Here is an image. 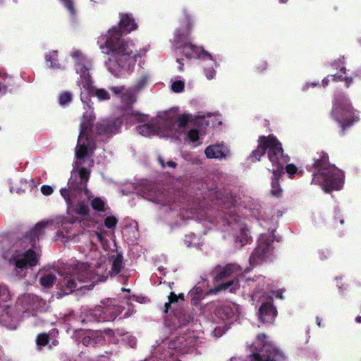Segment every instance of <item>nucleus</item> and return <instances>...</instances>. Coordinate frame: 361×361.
Segmentation results:
<instances>
[{"mask_svg":"<svg viewBox=\"0 0 361 361\" xmlns=\"http://www.w3.org/2000/svg\"><path fill=\"white\" fill-rule=\"evenodd\" d=\"M137 28V25L130 13H121L119 27L112 26L105 35H100L97 44L102 52L109 54L105 66L114 75L120 77L131 71L138 58L142 57L148 51L145 47L134 51L133 41L122 38L123 32H130Z\"/></svg>","mask_w":361,"mask_h":361,"instance_id":"1","label":"nucleus"},{"mask_svg":"<svg viewBox=\"0 0 361 361\" xmlns=\"http://www.w3.org/2000/svg\"><path fill=\"white\" fill-rule=\"evenodd\" d=\"M95 148L94 142L82 130L75 147V161L68 182V188H61L60 193L67 204V213L85 215L89 211L88 201L92 197L87 189L90 178L89 169L94 161L91 154Z\"/></svg>","mask_w":361,"mask_h":361,"instance_id":"2","label":"nucleus"},{"mask_svg":"<svg viewBox=\"0 0 361 361\" xmlns=\"http://www.w3.org/2000/svg\"><path fill=\"white\" fill-rule=\"evenodd\" d=\"M109 263L111 269L107 271L106 265L99 264L98 262L93 264L80 263L78 264L75 267H68L65 269L61 274L63 279L57 284L59 288L63 292V295H67L72 293L78 287L83 288L90 286H81V283L87 281L94 283L97 281H104L109 274L116 275L123 267V256L117 251H112L109 256Z\"/></svg>","mask_w":361,"mask_h":361,"instance_id":"3","label":"nucleus"},{"mask_svg":"<svg viewBox=\"0 0 361 361\" xmlns=\"http://www.w3.org/2000/svg\"><path fill=\"white\" fill-rule=\"evenodd\" d=\"M71 56L74 60L75 70L79 75L77 85L80 90V100L84 104L85 112L83 114V121L80 124V132L82 130L87 135L85 128L89 123L94 118L93 111L90 104V94L94 96L99 101H107L111 99V94L104 88H96L93 86V80L90 71L92 68V60L85 56L80 50L74 49Z\"/></svg>","mask_w":361,"mask_h":361,"instance_id":"4","label":"nucleus"},{"mask_svg":"<svg viewBox=\"0 0 361 361\" xmlns=\"http://www.w3.org/2000/svg\"><path fill=\"white\" fill-rule=\"evenodd\" d=\"M204 118L205 115L200 114L197 115L183 114L176 120L172 114L164 113L151 120L149 123L139 125L136 130L139 134L145 137L157 135L160 137L178 139L185 132L188 123L203 125L202 121Z\"/></svg>","mask_w":361,"mask_h":361,"instance_id":"5","label":"nucleus"},{"mask_svg":"<svg viewBox=\"0 0 361 361\" xmlns=\"http://www.w3.org/2000/svg\"><path fill=\"white\" fill-rule=\"evenodd\" d=\"M49 222H39L32 229L29 234L24 236L18 243L20 248L16 250L10 263L15 266V272L19 277H25L26 270L38 264L41 251L37 245V241L45 233V226Z\"/></svg>","mask_w":361,"mask_h":361,"instance_id":"6","label":"nucleus"},{"mask_svg":"<svg viewBox=\"0 0 361 361\" xmlns=\"http://www.w3.org/2000/svg\"><path fill=\"white\" fill-rule=\"evenodd\" d=\"M266 152L273 166L271 194L279 197L282 195L283 190L279 184V179L284 173V166L288 162L289 157L283 154L281 143L274 135L261 136L257 147L252 152L250 158L259 161Z\"/></svg>","mask_w":361,"mask_h":361,"instance_id":"7","label":"nucleus"},{"mask_svg":"<svg viewBox=\"0 0 361 361\" xmlns=\"http://www.w3.org/2000/svg\"><path fill=\"white\" fill-rule=\"evenodd\" d=\"M121 302L116 299L107 298L101 302V305L94 309L83 312L80 317H75L71 313L64 314L62 317L64 324L67 326V331L73 330L77 338L80 324L94 322H102L114 321L122 312Z\"/></svg>","mask_w":361,"mask_h":361,"instance_id":"8","label":"nucleus"},{"mask_svg":"<svg viewBox=\"0 0 361 361\" xmlns=\"http://www.w3.org/2000/svg\"><path fill=\"white\" fill-rule=\"evenodd\" d=\"M183 14L184 19L180 23V27L175 30L171 41L173 47L176 50H180L187 59L208 60L216 67L217 64L210 54L202 47H197L191 43L192 17L185 9L183 11Z\"/></svg>","mask_w":361,"mask_h":361,"instance_id":"9","label":"nucleus"},{"mask_svg":"<svg viewBox=\"0 0 361 361\" xmlns=\"http://www.w3.org/2000/svg\"><path fill=\"white\" fill-rule=\"evenodd\" d=\"M309 170L312 171V183L320 185L326 192L338 190L343 187L344 175L335 165L329 164L326 154L322 152Z\"/></svg>","mask_w":361,"mask_h":361,"instance_id":"10","label":"nucleus"},{"mask_svg":"<svg viewBox=\"0 0 361 361\" xmlns=\"http://www.w3.org/2000/svg\"><path fill=\"white\" fill-rule=\"evenodd\" d=\"M242 286L243 288H247L252 292L251 297L255 298L260 297L266 293L269 288V280L265 279L262 276H257L252 279H245L243 276H239L234 280L229 282L221 283L215 288L210 290V293H216L221 290H228L231 293H235Z\"/></svg>","mask_w":361,"mask_h":361,"instance_id":"11","label":"nucleus"},{"mask_svg":"<svg viewBox=\"0 0 361 361\" xmlns=\"http://www.w3.org/2000/svg\"><path fill=\"white\" fill-rule=\"evenodd\" d=\"M231 204L234 207L233 209H231L221 219L222 231L230 233L235 237L236 243L243 246L249 242L250 235L245 224L235 214V207L239 204L237 200L232 199Z\"/></svg>","mask_w":361,"mask_h":361,"instance_id":"12","label":"nucleus"},{"mask_svg":"<svg viewBox=\"0 0 361 361\" xmlns=\"http://www.w3.org/2000/svg\"><path fill=\"white\" fill-rule=\"evenodd\" d=\"M331 114L343 129L358 120V112L353 108L349 99L343 94L335 97Z\"/></svg>","mask_w":361,"mask_h":361,"instance_id":"13","label":"nucleus"},{"mask_svg":"<svg viewBox=\"0 0 361 361\" xmlns=\"http://www.w3.org/2000/svg\"><path fill=\"white\" fill-rule=\"evenodd\" d=\"M252 354L246 361H279L281 353L270 343L265 334H259L251 345Z\"/></svg>","mask_w":361,"mask_h":361,"instance_id":"14","label":"nucleus"},{"mask_svg":"<svg viewBox=\"0 0 361 361\" xmlns=\"http://www.w3.org/2000/svg\"><path fill=\"white\" fill-rule=\"evenodd\" d=\"M273 243L274 235L271 233H264L259 236L257 246L250 258L252 266L262 264L272 258L274 255Z\"/></svg>","mask_w":361,"mask_h":361,"instance_id":"15","label":"nucleus"},{"mask_svg":"<svg viewBox=\"0 0 361 361\" xmlns=\"http://www.w3.org/2000/svg\"><path fill=\"white\" fill-rule=\"evenodd\" d=\"M17 304L21 307L23 312V317L25 318L30 315V311L32 312V315L37 312H42L47 311L49 306V304L42 298H39L35 295L25 294L18 299Z\"/></svg>","mask_w":361,"mask_h":361,"instance_id":"16","label":"nucleus"},{"mask_svg":"<svg viewBox=\"0 0 361 361\" xmlns=\"http://www.w3.org/2000/svg\"><path fill=\"white\" fill-rule=\"evenodd\" d=\"M42 222H49L45 228L54 224H56L58 226L57 236L63 243L68 242L75 235V233L73 232V224L75 222L73 219H68L65 216H57L52 221H42Z\"/></svg>","mask_w":361,"mask_h":361,"instance_id":"17","label":"nucleus"},{"mask_svg":"<svg viewBox=\"0 0 361 361\" xmlns=\"http://www.w3.org/2000/svg\"><path fill=\"white\" fill-rule=\"evenodd\" d=\"M102 331H92V330H78V341L82 342L85 346H94L96 345H102L105 341H108V337L106 332Z\"/></svg>","mask_w":361,"mask_h":361,"instance_id":"18","label":"nucleus"},{"mask_svg":"<svg viewBox=\"0 0 361 361\" xmlns=\"http://www.w3.org/2000/svg\"><path fill=\"white\" fill-rule=\"evenodd\" d=\"M238 306L234 303H227L220 306L216 311V315L224 322H233L238 319Z\"/></svg>","mask_w":361,"mask_h":361,"instance_id":"19","label":"nucleus"},{"mask_svg":"<svg viewBox=\"0 0 361 361\" xmlns=\"http://www.w3.org/2000/svg\"><path fill=\"white\" fill-rule=\"evenodd\" d=\"M109 90L127 106H129L136 102L137 92L133 87L127 88L125 86H112Z\"/></svg>","mask_w":361,"mask_h":361,"instance_id":"20","label":"nucleus"},{"mask_svg":"<svg viewBox=\"0 0 361 361\" xmlns=\"http://www.w3.org/2000/svg\"><path fill=\"white\" fill-rule=\"evenodd\" d=\"M106 336L108 337V342L117 343L120 341L128 344L130 347L133 348L136 345V338L129 333H126L123 330H116L113 331L109 329L106 332Z\"/></svg>","mask_w":361,"mask_h":361,"instance_id":"21","label":"nucleus"},{"mask_svg":"<svg viewBox=\"0 0 361 361\" xmlns=\"http://www.w3.org/2000/svg\"><path fill=\"white\" fill-rule=\"evenodd\" d=\"M119 118L104 119L97 124V132L99 134L114 135L117 133L121 126Z\"/></svg>","mask_w":361,"mask_h":361,"instance_id":"22","label":"nucleus"},{"mask_svg":"<svg viewBox=\"0 0 361 361\" xmlns=\"http://www.w3.org/2000/svg\"><path fill=\"white\" fill-rule=\"evenodd\" d=\"M230 150L224 144H216L206 147L204 154L208 159H221L228 156Z\"/></svg>","mask_w":361,"mask_h":361,"instance_id":"23","label":"nucleus"},{"mask_svg":"<svg viewBox=\"0 0 361 361\" xmlns=\"http://www.w3.org/2000/svg\"><path fill=\"white\" fill-rule=\"evenodd\" d=\"M276 314V308L270 302L263 303L259 310V317L264 322H272Z\"/></svg>","mask_w":361,"mask_h":361,"instance_id":"24","label":"nucleus"},{"mask_svg":"<svg viewBox=\"0 0 361 361\" xmlns=\"http://www.w3.org/2000/svg\"><path fill=\"white\" fill-rule=\"evenodd\" d=\"M137 193L149 201L154 202H159L160 201L159 196L161 194L157 191L154 185L145 184L137 191Z\"/></svg>","mask_w":361,"mask_h":361,"instance_id":"25","label":"nucleus"},{"mask_svg":"<svg viewBox=\"0 0 361 361\" xmlns=\"http://www.w3.org/2000/svg\"><path fill=\"white\" fill-rule=\"evenodd\" d=\"M12 313L13 309L7 307L3 310L0 315V324L11 330L16 329L18 324V319L16 317L11 315Z\"/></svg>","mask_w":361,"mask_h":361,"instance_id":"26","label":"nucleus"},{"mask_svg":"<svg viewBox=\"0 0 361 361\" xmlns=\"http://www.w3.org/2000/svg\"><path fill=\"white\" fill-rule=\"evenodd\" d=\"M239 271V266L237 264H228L224 267L216 268L214 275L216 281L224 279Z\"/></svg>","mask_w":361,"mask_h":361,"instance_id":"27","label":"nucleus"},{"mask_svg":"<svg viewBox=\"0 0 361 361\" xmlns=\"http://www.w3.org/2000/svg\"><path fill=\"white\" fill-rule=\"evenodd\" d=\"M46 65L51 69H63L64 67L58 61L56 51H52L45 55Z\"/></svg>","mask_w":361,"mask_h":361,"instance_id":"28","label":"nucleus"},{"mask_svg":"<svg viewBox=\"0 0 361 361\" xmlns=\"http://www.w3.org/2000/svg\"><path fill=\"white\" fill-rule=\"evenodd\" d=\"M179 301H183V295L182 294L177 295L171 292L169 296V302L165 303L164 312H167L169 308H172L173 310L176 309V307H178Z\"/></svg>","mask_w":361,"mask_h":361,"instance_id":"29","label":"nucleus"},{"mask_svg":"<svg viewBox=\"0 0 361 361\" xmlns=\"http://www.w3.org/2000/svg\"><path fill=\"white\" fill-rule=\"evenodd\" d=\"M56 281V276L51 271H44L39 279V283L44 288L51 287Z\"/></svg>","mask_w":361,"mask_h":361,"instance_id":"30","label":"nucleus"},{"mask_svg":"<svg viewBox=\"0 0 361 361\" xmlns=\"http://www.w3.org/2000/svg\"><path fill=\"white\" fill-rule=\"evenodd\" d=\"M91 205L93 209L97 212H106L109 209L106 200L102 197L90 198Z\"/></svg>","mask_w":361,"mask_h":361,"instance_id":"31","label":"nucleus"},{"mask_svg":"<svg viewBox=\"0 0 361 361\" xmlns=\"http://www.w3.org/2000/svg\"><path fill=\"white\" fill-rule=\"evenodd\" d=\"M12 78L6 73L0 71V94H5L7 92V87L11 85Z\"/></svg>","mask_w":361,"mask_h":361,"instance_id":"32","label":"nucleus"},{"mask_svg":"<svg viewBox=\"0 0 361 361\" xmlns=\"http://www.w3.org/2000/svg\"><path fill=\"white\" fill-rule=\"evenodd\" d=\"M190 316L183 313V312H178L177 314H174L173 320L172 322L173 325H176V322L180 326H184L186 324H188L190 321Z\"/></svg>","mask_w":361,"mask_h":361,"instance_id":"33","label":"nucleus"},{"mask_svg":"<svg viewBox=\"0 0 361 361\" xmlns=\"http://www.w3.org/2000/svg\"><path fill=\"white\" fill-rule=\"evenodd\" d=\"M73 100V94L71 92L66 91L59 95V104L61 106H66Z\"/></svg>","mask_w":361,"mask_h":361,"instance_id":"34","label":"nucleus"},{"mask_svg":"<svg viewBox=\"0 0 361 361\" xmlns=\"http://www.w3.org/2000/svg\"><path fill=\"white\" fill-rule=\"evenodd\" d=\"M128 114L130 115V122H141L145 123L148 121V116L147 115L140 114L138 112L133 111L131 109H128Z\"/></svg>","mask_w":361,"mask_h":361,"instance_id":"35","label":"nucleus"},{"mask_svg":"<svg viewBox=\"0 0 361 361\" xmlns=\"http://www.w3.org/2000/svg\"><path fill=\"white\" fill-rule=\"evenodd\" d=\"M329 78H331L334 80H345V83H346V87H349L350 84L353 81L352 78H343L341 75H338L337 74H334V75H331L327 76L326 78H325L322 80V85L324 87H326L328 85V82H329Z\"/></svg>","mask_w":361,"mask_h":361,"instance_id":"36","label":"nucleus"},{"mask_svg":"<svg viewBox=\"0 0 361 361\" xmlns=\"http://www.w3.org/2000/svg\"><path fill=\"white\" fill-rule=\"evenodd\" d=\"M149 75H142L134 85L133 90L137 93L139 92L147 83L149 80Z\"/></svg>","mask_w":361,"mask_h":361,"instance_id":"37","label":"nucleus"},{"mask_svg":"<svg viewBox=\"0 0 361 361\" xmlns=\"http://www.w3.org/2000/svg\"><path fill=\"white\" fill-rule=\"evenodd\" d=\"M188 140L192 142V143H195V145H199L200 144V142H199V139H200V132L196 128H192V129H190L188 132Z\"/></svg>","mask_w":361,"mask_h":361,"instance_id":"38","label":"nucleus"},{"mask_svg":"<svg viewBox=\"0 0 361 361\" xmlns=\"http://www.w3.org/2000/svg\"><path fill=\"white\" fill-rule=\"evenodd\" d=\"M185 87V83L181 80H176L171 84V90L173 92L179 93L183 91Z\"/></svg>","mask_w":361,"mask_h":361,"instance_id":"39","label":"nucleus"},{"mask_svg":"<svg viewBox=\"0 0 361 361\" xmlns=\"http://www.w3.org/2000/svg\"><path fill=\"white\" fill-rule=\"evenodd\" d=\"M190 295L193 304H196L202 298V289L199 287L194 288L190 292Z\"/></svg>","mask_w":361,"mask_h":361,"instance_id":"40","label":"nucleus"},{"mask_svg":"<svg viewBox=\"0 0 361 361\" xmlns=\"http://www.w3.org/2000/svg\"><path fill=\"white\" fill-rule=\"evenodd\" d=\"M118 223V219L114 216H108L104 220V225L106 228L114 230Z\"/></svg>","mask_w":361,"mask_h":361,"instance_id":"41","label":"nucleus"},{"mask_svg":"<svg viewBox=\"0 0 361 361\" xmlns=\"http://www.w3.org/2000/svg\"><path fill=\"white\" fill-rule=\"evenodd\" d=\"M48 341L49 336L46 334H41L38 335L36 342L37 345L39 348H42L45 346L48 343Z\"/></svg>","mask_w":361,"mask_h":361,"instance_id":"42","label":"nucleus"},{"mask_svg":"<svg viewBox=\"0 0 361 361\" xmlns=\"http://www.w3.org/2000/svg\"><path fill=\"white\" fill-rule=\"evenodd\" d=\"M197 237L194 234L187 235L185 237L184 242L188 247L195 246L197 244Z\"/></svg>","mask_w":361,"mask_h":361,"instance_id":"43","label":"nucleus"},{"mask_svg":"<svg viewBox=\"0 0 361 361\" xmlns=\"http://www.w3.org/2000/svg\"><path fill=\"white\" fill-rule=\"evenodd\" d=\"M0 298L6 301L10 298V293L5 286L0 285Z\"/></svg>","mask_w":361,"mask_h":361,"instance_id":"44","label":"nucleus"},{"mask_svg":"<svg viewBox=\"0 0 361 361\" xmlns=\"http://www.w3.org/2000/svg\"><path fill=\"white\" fill-rule=\"evenodd\" d=\"M63 6L67 8L71 16L75 14V10L72 0H60Z\"/></svg>","mask_w":361,"mask_h":361,"instance_id":"45","label":"nucleus"},{"mask_svg":"<svg viewBox=\"0 0 361 361\" xmlns=\"http://www.w3.org/2000/svg\"><path fill=\"white\" fill-rule=\"evenodd\" d=\"M158 161L162 168H166V166L175 168L176 166V164L173 161H168L165 163L161 157H158Z\"/></svg>","mask_w":361,"mask_h":361,"instance_id":"46","label":"nucleus"},{"mask_svg":"<svg viewBox=\"0 0 361 361\" xmlns=\"http://www.w3.org/2000/svg\"><path fill=\"white\" fill-rule=\"evenodd\" d=\"M286 170L290 178H292L298 172V168L293 164H288Z\"/></svg>","mask_w":361,"mask_h":361,"instance_id":"47","label":"nucleus"},{"mask_svg":"<svg viewBox=\"0 0 361 361\" xmlns=\"http://www.w3.org/2000/svg\"><path fill=\"white\" fill-rule=\"evenodd\" d=\"M228 329V327H226V329L225 326H217L213 330L212 334L214 337L219 338L221 336L225 333L226 330Z\"/></svg>","mask_w":361,"mask_h":361,"instance_id":"48","label":"nucleus"},{"mask_svg":"<svg viewBox=\"0 0 361 361\" xmlns=\"http://www.w3.org/2000/svg\"><path fill=\"white\" fill-rule=\"evenodd\" d=\"M53 191V188L49 185H44L41 187V192L44 195H50Z\"/></svg>","mask_w":361,"mask_h":361,"instance_id":"49","label":"nucleus"},{"mask_svg":"<svg viewBox=\"0 0 361 361\" xmlns=\"http://www.w3.org/2000/svg\"><path fill=\"white\" fill-rule=\"evenodd\" d=\"M216 75V71L214 68L209 69H205V75L208 80H212L214 78Z\"/></svg>","mask_w":361,"mask_h":361,"instance_id":"50","label":"nucleus"},{"mask_svg":"<svg viewBox=\"0 0 361 361\" xmlns=\"http://www.w3.org/2000/svg\"><path fill=\"white\" fill-rule=\"evenodd\" d=\"M319 257H320L321 259H325L329 255V252L327 250L326 251H324V250L319 251Z\"/></svg>","mask_w":361,"mask_h":361,"instance_id":"51","label":"nucleus"},{"mask_svg":"<svg viewBox=\"0 0 361 361\" xmlns=\"http://www.w3.org/2000/svg\"><path fill=\"white\" fill-rule=\"evenodd\" d=\"M271 294L272 295H271V297L275 296L277 298L283 299V295H282L283 293L281 290H276V291L272 292Z\"/></svg>","mask_w":361,"mask_h":361,"instance_id":"52","label":"nucleus"},{"mask_svg":"<svg viewBox=\"0 0 361 361\" xmlns=\"http://www.w3.org/2000/svg\"><path fill=\"white\" fill-rule=\"evenodd\" d=\"M95 235L98 239V240L101 243H103V239H104V237H103V233L102 232H95Z\"/></svg>","mask_w":361,"mask_h":361,"instance_id":"53","label":"nucleus"},{"mask_svg":"<svg viewBox=\"0 0 361 361\" xmlns=\"http://www.w3.org/2000/svg\"><path fill=\"white\" fill-rule=\"evenodd\" d=\"M177 62L178 63V70L182 71H183V63L181 62V60L178 59H177Z\"/></svg>","mask_w":361,"mask_h":361,"instance_id":"54","label":"nucleus"},{"mask_svg":"<svg viewBox=\"0 0 361 361\" xmlns=\"http://www.w3.org/2000/svg\"><path fill=\"white\" fill-rule=\"evenodd\" d=\"M165 324L168 326H171L172 325V324L169 322L168 319H165Z\"/></svg>","mask_w":361,"mask_h":361,"instance_id":"55","label":"nucleus"},{"mask_svg":"<svg viewBox=\"0 0 361 361\" xmlns=\"http://www.w3.org/2000/svg\"><path fill=\"white\" fill-rule=\"evenodd\" d=\"M316 321H317V324L319 326H321V320H320V319H319V317H317L316 318Z\"/></svg>","mask_w":361,"mask_h":361,"instance_id":"56","label":"nucleus"},{"mask_svg":"<svg viewBox=\"0 0 361 361\" xmlns=\"http://www.w3.org/2000/svg\"><path fill=\"white\" fill-rule=\"evenodd\" d=\"M355 321H356L357 323H361V316H357V317L355 318Z\"/></svg>","mask_w":361,"mask_h":361,"instance_id":"57","label":"nucleus"},{"mask_svg":"<svg viewBox=\"0 0 361 361\" xmlns=\"http://www.w3.org/2000/svg\"><path fill=\"white\" fill-rule=\"evenodd\" d=\"M10 190H11V192H13L15 191L13 188H11ZM16 192L17 193H20V190L18 189V190H16Z\"/></svg>","mask_w":361,"mask_h":361,"instance_id":"58","label":"nucleus"},{"mask_svg":"<svg viewBox=\"0 0 361 361\" xmlns=\"http://www.w3.org/2000/svg\"><path fill=\"white\" fill-rule=\"evenodd\" d=\"M230 361H239V359L235 357H233L230 359Z\"/></svg>","mask_w":361,"mask_h":361,"instance_id":"59","label":"nucleus"},{"mask_svg":"<svg viewBox=\"0 0 361 361\" xmlns=\"http://www.w3.org/2000/svg\"><path fill=\"white\" fill-rule=\"evenodd\" d=\"M308 86H309V84H306L305 85H304L303 90H307L308 89Z\"/></svg>","mask_w":361,"mask_h":361,"instance_id":"60","label":"nucleus"},{"mask_svg":"<svg viewBox=\"0 0 361 361\" xmlns=\"http://www.w3.org/2000/svg\"><path fill=\"white\" fill-rule=\"evenodd\" d=\"M280 3L285 4L288 1V0H279Z\"/></svg>","mask_w":361,"mask_h":361,"instance_id":"61","label":"nucleus"},{"mask_svg":"<svg viewBox=\"0 0 361 361\" xmlns=\"http://www.w3.org/2000/svg\"><path fill=\"white\" fill-rule=\"evenodd\" d=\"M341 71H343V73H345L346 69H345V68L342 67Z\"/></svg>","mask_w":361,"mask_h":361,"instance_id":"62","label":"nucleus"},{"mask_svg":"<svg viewBox=\"0 0 361 361\" xmlns=\"http://www.w3.org/2000/svg\"><path fill=\"white\" fill-rule=\"evenodd\" d=\"M122 291H127V292H129V291H130V290H129V289H126V288H122Z\"/></svg>","mask_w":361,"mask_h":361,"instance_id":"63","label":"nucleus"},{"mask_svg":"<svg viewBox=\"0 0 361 361\" xmlns=\"http://www.w3.org/2000/svg\"><path fill=\"white\" fill-rule=\"evenodd\" d=\"M317 85V83L312 82V83H311V85H311L312 87H314V86H316Z\"/></svg>","mask_w":361,"mask_h":361,"instance_id":"64","label":"nucleus"}]
</instances>
